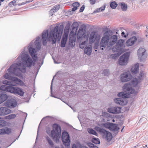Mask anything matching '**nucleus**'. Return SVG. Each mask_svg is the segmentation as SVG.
I'll return each mask as SVG.
<instances>
[{
    "label": "nucleus",
    "mask_w": 148,
    "mask_h": 148,
    "mask_svg": "<svg viewBox=\"0 0 148 148\" xmlns=\"http://www.w3.org/2000/svg\"><path fill=\"white\" fill-rule=\"evenodd\" d=\"M16 63L12 65L8 69L9 73H7L4 75L5 78L10 80H5L3 82V84L12 86L18 85L24 86L25 85L20 79L11 75L20 76L21 75V72L25 73L26 72V67H31L33 63L32 58L27 52V47H25L20 54L18 58Z\"/></svg>",
    "instance_id": "f257e3e1"
},
{
    "label": "nucleus",
    "mask_w": 148,
    "mask_h": 148,
    "mask_svg": "<svg viewBox=\"0 0 148 148\" xmlns=\"http://www.w3.org/2000/svg\"><path fill=\"white\" fill-rule=\"evenodd\" d=\"M144 74L143 71H140L139 76L132 79L129 84H125L122 87L123 90L125 92H122L118 94V96L120 98L114 99V101L116 103L121 106H124L127 104V100L126 98L130 97L128 93L133 94L135 93V90L132 86L136 87V89L138 88V84L143 79Z\"/></svg>",
    "instance_id": "f03ea898"
},
{
    "label": "nucleus",
    "mask_w": 148,
    "mask_h": 148,
    "mask_svg": "<svg viewBox=\"0 0 148 148\" xmlns=\"http://www.w3.org/2000/svg\"><path fill=\"white\" fill-rule=\"evenodd\" d=\"M63 28V25H61L59 29L58 26H56L53 29H50L49 33L48 30H44L42 33L41 39L43 45H46L48 41H52L53 43L54 44L56 41L57 37L58 40H60Z\"/></svg>",
    "instance_id": "7ed1b4c3"
},
{
    "label": "nucleus",
    "mask_w": 148,
    "mask_h": 148,
    "mask_svg": "<svg viewBox=\"0 0 148 148\" xmlns=\"http://www.w3.org/2000/svg\"><path fill=\"white\" fill-rule=\"evenodd\" d=\"M111 34L112 32L110 31L104 34L100 43V49L101 50H103L106 47H112L116 42L118 36L115 35L111 36Z\"/></svg>",
    "instance_id": "20e7f679"
},
{
    "label": "nucleus",
    "mask_w": 148,
    "mask_h": 148,
    "mask_svg": "<svg viewBox=\"0 0 148 148\" xmlns=\"http://www.w3.org/2000/svg\"><path fill=\"white\" fill-rule=\"evenodd\" d=\"M40 49V38L38 36L36 38L35 40H33L31 42L27 47L30 56L34 60H37V53Z\"/></svg>",
    "instance_id": "39448f33"
},
{
    "label": "nucleus",
    "mask_w": 148,
    "mask_h": 148,
    "mask_svg": "<svg viewBox=\"0 0 148 148\" xmlns=\"http://www.w3.org/2000/svg\"><path fill=\"white\" fill-rule=\"evenodd\" d=\"M47 133L50 136L53 138L56 143L59 142L61 134V127L59 125L56 124H54L53 125V130L51 132L49 130H47Z\"/></svg>",
    "instance_id": "423d86ee"
},
{
    "label": "nucleus",
    "mask_w": 148,
    "mask_h": 148,
    "mask_svg": "<svg viewBox=\"0 0 148 148\" xmlns=\"http://www.w3.org/2000/svg\"><path fill=\"white\" fill-rule=\"evenodd\" d=\"M61 138L63 144L65 146H69L70 145V140L68 133L66 132H63Z\"/></svg>",
    "instance_id": "0eeeda50"
},
{
    "label": "nucleus",
    "mask_w": 148,
    "mask_h": 148,
    "mask_svg": "<svg viewBox=\"0 0 148 148\" xmlns=\"http://www.w3.org/2000/svg\"><path fill=\"white\" fill-rule=\"evenodd\" d=\"M120 77L121 81L123 82H128L132 78V75L129 72L123 73L121 75Z\"/></svg>",
    "instance_id": "6e6552de"
},
{
    "label": "nucleus",
    "mask_w": 148,
    "mask_h": 148,
    "mask_svg": "<svg viewBox=\"0 0 148 148\" xmlns=\"http://www.w3.org/2000/svg\"><path fill=\"white\" fill-rule=\"evenodd\" d=\"M129 58L128 53H125L121 56L119 60V64L121 65H125L127 64Z\"/></svg>",
    "instance_id": "1a4fd4ad"
},
{
    "label": "nucleus",
    "mask_w": 148,
    "mask_h": 148,
    "mask_svg": "<svg viewBox=\"0 0 148 148\" xmlns=\"http://www.w3.org/2000/svg\"><path fill=\"white\" fill-rule=\"evenodd\" d=\"M11 89V93L15 94H16L21 96L23 95L24 93L23 89L21 88H18V87L12 86V88Z\"/></svg>",
    "instance_id": "9d476101"
},
{
    "label": "nucleus",
    "mask_w": 148,
    "mask_h": 148,
    "mask_svg": "<svg viewBox=\"0 0 148 148\" xmlns=\"http://www.w3.org/2000/svg\"><path fill=\"white\" fill-rule=\"evenodd\" d=\"M85 32V29L84 28L82 27H80L77 33V39H79L81 38H85L86 36L84 35V34Z\"/></svg>",
    "instance_id": "9b49d317"
},
{
    "label": "nucleus",
    "mask_w": 148,
    "mask_h": 148,
    "mask_svg": "<svg viewBox=\"0 0 148 148\" xmlns=\"http://www.w3.org/2000/svg\"><path fill=\"white\" fill-rule=\"evenodd\" d=\"M121 108L119 107H112L108 109V112L110 113L117 114L121 112Z\"/></svg>",
    "instance_id": "f8f14e48"
},
{
    "label": "nucleus",
    "mask_w": 148,
    "mask_h": 148,
    "mask_svg": "<svg viewBox=\"0 0 148 148\" xmlns=\"http://www.w3.org/2000/svg\"><path fill=\"white\" fill-rule=\"evenodd\" d=\"M137 39L136 36H133L128 39L126 42V44L128 46H133L136 42Z\"/></svg>",
    "instance_id": "ddd939ff"
},
{
    "label": "nucleus",
    "mask_w": 148,
    "mask_h": 148,
    "mask_svg": "<svg viewBox=\"0 0 148 148\" xmlns=\"http://www.w3.org/2000/svg\"><path fill=\"white\" fill-rule=\"evenodd\" d=\"M102 134H103V138H105L108 142L111 140L112 138V134L109 132L105 130Z\"/></svg>",
    "instance_id": "4468645a"
},
{
    "label": "nucleus",
    "mask_w": 148,
    "mask_h": 148,
    "mask_svg": "<svg viewBox=\"0 0 148 148\" xmlns=\"http://www.w3.org/2000/svg\"><path fill=\"white\" fill-rule=\"evenodd\" d=\"M11 110L5 107L0 108V116H4L9 114L11 113Z\"/></svg>",
    "instance_id": "2eb2a0df"
},
{
    "label": "nucleus",
    "mask_w": 148,
    "mask_h": 148,
    "mask_svg": "<svg viewBox=\"0 0 148 148\" xmlns=\"http://www.w3.org/2000/svg\"><path fill=\"white\" fill-rule=\"evenodd\" d=\"M8 106L11 108L16 107L17 104V102L15 99H8L6 101Z\"/></svg>",
    "instance_id": "dca6fc26"
},
{
    "label": "nucleus",
    "mask_w": 148,
    "mask_h": 148,
    "mask_svg": "<svg viewBox=\"0 0 148 148\" xmlns=\"http://www.w3.org/2000/svg\"><path fill=\"white\" fill-rule=\"evenodd\" d=\"M98 36L97 33L94 31L92 32L90 34L89 42L90 43H93L95 41Z\"/></svg>",
    "instance_id": "f3484780"
},
{
    "label": "nucleus",
    "mask_w": 148,
    "mask_h": 148,
    "mask_svg": "<svg viewBox=\"0 0 148 148\" xmlns=\"http://www.w3.org/2000/svg\"><path fill=\"white\" fill-rule=\"evenodd\" d=\"M119 129L120 128L117 124L111 123L110 130L117 133Z\"/></svg>",
    "instance_id": "a211bd4d"
},
{
    "label": "nucleus",
    "mask_w": 148,
    "mask_h": 148,
    "mask_svg": "<svg viewBox=\"0 0 148 148\" xmlns=\"http://www.w3.org/2000/svg\"><path fill=\"white\" fill-rule=\"evenodd\" d=\"M139 70L138 64H136L132 67L131 69V71L133 75H135L138 72Z\"/></svg>",
    "instance_id": "6ab92c4d"
},
{
    "label": "nucleus",
    "mask_w": 148,
    "mask_h": 148,
    "mask_svg": "<svg viewBox=\"0 0 148 148\" xmlns=\"http://www.w3.org/2000/svg\"><path fill=\"white\" fill-rule=\"evenodd\" d=\"M32 0L28 1H27L25 2H23L22 3H21L15 4V3H16V0H13V1H11V2H10L9 3L8 5L9 6H12L13 5H23L24 4H25L27 3L32 2Z\"/></svg>",
    "instance_id": "aec40b11"
},
{
    "label": "nucleus",
    "mask_w": 148,
    "mask_h": 148,
    "mask_svg": "<svg viewBox=\"0 0 148 148\" xmlns=\"http://www.w3.org/2000/svg\"><path fill=\"white\" fill-rule=\"evenodd\" d=\"M79 26V24L77 22H74L72 24L71 26V32L73 33H75L77 29V27Z\"/></svg>",
    "instance_id": "412c9836"
},
{
    "label": "nucleus",
    "mask_w": 148,
    "mask_h": 148,
    "mask_svg": "<svg viewBox=\"0 0 148 148\" xmlns=\"http://www.w3.org/2000/svg\"><path fill=\"white\" fill-rule=\"evenodd\" d=\"M92 51V47L91 45L86 46L84 49V52L85 54L88 55H90Z\"/></svg>",
    "instance_id": "4be33fe9"
},
{
    "label": "nucleus",
    "mask_w": 148,
    "mask_h": 148,
    "mask_svg": "<svg viewBox=\"0 0 148 148\" xmlns=\"http://www.w3.org/2000/svg\"><path fill=\"white\" fill-rule=\"evenodd\" d=\"M12 86H9L7 85L1 86L0 88V90H2L11 93V89L12 88Z\"/></svg>",
    "instance_id": "5701e85b"
},
{
    "label": "nucleus",
    "mask_w": 148,
    "mask_h": 148,
    "mask_svg": "<svg viewBox=\"0 0 148 148\" xmlns=\"http://www.w3.org/2000/svg\"><path fill=\"white\" fill-rule=\"evenodd\" d=\"M112 51L114 52H120L124 51L123 49L120 47L119 46L116 44L112 48Z\"/></svg>",
    "instance_id": "b1692460"
},
{
    "label": "nucleus",
    "mask_w": 148,
    "mask_h": 148,
    "mask_svg": "<svg viewBox=\"0 0 148 148\" xmlns=\"http://www.w3.org/2000/svg\"><path fill=\"white\" fill-rule=\"evenodd\" d=\"M8 98L6 95L5 94H0V104L5 101Z\"/></svg>",
    "instance_id": "393cba45"
},
{
    "label": "nucleus",
    "mask_w": 148,
    "mask_h": 148,
    "mask_svg": "<svg viewBox=\"0 0 148 148\" xmlns=\"http://www.w3.org/2000/svg\"><path fill=\"white\" fill-rule=\"evenodd\" d=\"M145 53H147L146 52L145 49L143 48H139L138 51V57L141 56V55H143Z\"/></svg>",
    "instance_id": "a878e982"
},
{
    "label": "nucleus",
    "mask_w": 148,
    "mask_h": 148,
    "mask_svg": "<svg viewBox=\"0 0 148 148\" xmlns=\"http://www.w3.org/2000/svg\"><path fill=\"white\" fill-rule=\"evenodd\" d=\"M69 29H68L67 30H65L64 34L63 36V38L62 40H64V41L66 42L68 37L69 34Z\"/></svg>",
    "instance_id": "bb28decb"
},
{
    "label": "nucleus",
    "mask_w": 148,
    "mask_h": 148,
    "mask_svg": "<svg viewBox=\"0 0 148 148\" xmlns=\"http://www.w3.org/2000/svg\"><path fill=\"white\" fill-rule=\"evenodd\" d=\"M116 44L123 49L125 47L124 40L122 39L119 40Z\"/></svg>",
    "instance_id": "cd10ccee"
},
{
    "label": "nucleus",
    "mask_w": 148,
    "mask_h": 148,
    "mask_svg": "<svg viewBox=\"0 0 148 148\" xmlns=\"http://www.w3.org/2000/svg\"><path fill=\"white\" fill-rule=\"evenodd\" d=\"M88 42V38L87 37L85 40L80 43L79 44V47L81 49H83L84 48Z\"/></svg>",
    "instance_id": "c85d7f7f"
},
{
    "label": "nucleus",
    "mask_w": 148,
    "mask_h": 148,
    "mask_svg": "<svg viewBox=\"0 0 148 148\" xmlns=\"http://www.w3.org/2000/svg\"><path fill=\"white\" fill-rule=\"evenodd\" d=\"M16 117V115L15 114H11L5 116L4 119H6L10 120L14 119Z\"/></svg>",
    "instance_id": "c756f323"
},
{
    "label": "nucleus",
    "mask_w": 148,
    "mask_h": 148,
    "mask_svg": "<svg viewBox=\"0 0 148 148\" xmlns=\"http://www.w3.org/2000/svg\"><path fill=\"white\" fill-rule=\"evenodd\" d=\"M111 123L108 122L106 123H103L101 124V126L105 127L106 128L110 130Z\"/></svg>",
    "instance_id": "7c9ffc66"
},
{
    "label": "nucleus",
    "mask_w": 148,
    "mask_h": 148,
    "mask_svg": "<svg viewBox=\"0 0 148 148\" xmlns=\"http://www.w3.org/2000/svg\"><path fill=\"white\" fill-rule=\"evenodd\" d=\"M123 11H126L127 9V5L124 3H122L119 5Z\"/></svg>",
    "instance_id": "2f4dec72"
},
{
    "label": "nucleus",
    "mask_w": 148,
    "mask_h": 148,
    "mask_svg": "<svg viewBox=\"0 0 148 148\" xmlns=\"http://www.w3.org/2000/svg\"><path fill=\"white\" fill-rule=\"evenodd\" d=\"M73 8L72 9V11H74L77 10V7L79 5V3L78 2L74 3L73 4Z\"/></svg>",
    "instance_id": "473e14b6"
},
{
    "label": "nucleus",
    "mask_w": 148,
    "mask_h": 148,
    "mask_svg": "<svg viewBox=\"0 0 148 148\" xmlns=\"http://www.w3.org/2000/svg\"><path fill=\"white\" fill-rule=\"evenodd\" d=\"M147 57V53H145L143 55H141V56L138 57L139 59L141 61H145Z\"/></svg>",
    "instance_id": "72a5a7b5"
},
{
    "label": "nucleus",
    "mask_w": 148,
    "mask_h": 148,
    "mask_svg": "<svg viewBox=\"0 0 148 148\" xmlns=\"http://www.w3.org/2000/svg\"><path fill=\"white\" fill-rule=\"evenodd\" d=\"M47 140L49 144L51 147L53 146L54 144L52 140L48 136L46 137Z\"/></svg>",
    "instance_id": "f704fd0d"
},
{
    "label": "nucleus",
    "mask_w": 148,
    "mask_h": 148,
    "mask_svg": "<svg viewBox=\"0 0 148 148\" xmlns=\"http://www.w3.org/2000/svg\"><path fill=\"white\" fill-rule=\"evenodd\" d=\"M87 131L89 134H92L96 136H97L98 135V134L95 131L92 129H88Z\"/></svg>",
    "instance_id": "c9c22d12"
},
{
    "label": "nucleus",
    "mask_w": 148,
    "mask_h": 148,
    "mask_svg": "<svg viewBox=\"0 0 148 148\" xmlns=\"http://www.w3.org/2000/svg\"><path fill=\"white\" fill-rule=\"evenodd\" d=\"M3 134H9L11 132L10 129L8 127H5L3 129Z\"/></svg>",
    "instance_id": "e433bc0d"
},
{
    "label": "nucleus",
    "mask_w": 148,
    "mask_h": 148,
    "mask_svg": "<svg viewBox=\"0 0 148 148\" xmlns=\"http://www.w3.org/2000/svg\"><path fill=\"white\" fill-rule=\"evenodd\" d=\"M59 5H57L55 6L51 10V12H55L58 11L60 8Z\"/></svg>",
    "instance_id": "4c0bfd02"
},
{
    "label": "nucleus",
    "mask_w": 148,
    "mask_h": 148,
    "mask_svg": "<svg viewBox=\"0 0 148 148\" xmlns=\"http://www.w3.org/2000/svg\"><path fill=\"white\" fill-rule=\"evenodd\" d=\"M110 7L112 9H115L117 6V4L115 1L111 2L110 4Z\"/></svg>",
    "instance_id": "58836bf2"
},
{
    "label": "nucleus",
    "mask_w": 148,
    "mask_h": 148,
    "mask_svg": "<svg viewBox=\"0 0 148 148\" xmlns=\"http://www.w3.org/2000/svg\"><path fill=\"white\" fill-rule=\"evenodd\" d=\"M92 141L93 143L96 144H99L100 143V140L98 138H93L92 139Z\"/></svg>",
    "instance_id": "ea45409f"
},
{
    "label": "nucleus",
    "mask_w": 148,
    "mask_h": 148,
    "mask_svg": "<svg viewBox=\"0 0 148 148\" xmlns=\"http://www.w3.org/2000/svg\"><path fill=\"white\" fill-rule=\"evenodd\" d=\"M95 129L97 131L99 132L101 134H102L103 132H104L105 130L101 128L98 127H95Z\"/></svg>",
    "instance_id": "a19ab883"
},
{
    "label": "nucleus",
    "mask_w": 148,
    "mask_h": 148,
    "mask_svg": "<svg viewBox=\"0 0 148 148\" xmlns=\"http://www.w3.org/2000/svg\"><path fill=\"white\" fill-rule=\"evenodd\" d=\"M6 125V122L4 121H0V127L5 126Z\"/></svg>",
    "instance_id": "79ce46f5"
},
{
    "label": "nucleus",
    "mask_w": 148,
    "mask_h": 148,
    "mask_svg": "<svg viewBox=\"0 0 148 148\" xmlns=\"http://www.w3.org/2000/svg\"><path fill=\"white\" fill-rule=\"evenodd\" d=\"M105 9V6H103V7H100V8L97 9L96 10L95 12H100L104 10Z\"/></svg>",
    "instance_id": "37998d69"
},
{
    "label": "nucleus",
    "mask_w": 148,
    "mask_h": 148,
    "mask_svg": "<svg viewBox=\"0 0 148 148\" xmlns=\"http://www.w3.org/2000/svg\"><path fill=\"white\" fill-rule=\"evenodd\" d=\"M117 54H114L110 55L109 58H111L112 59H115L117 58Z\"/></svg>",
    "instance_id": "c03bdc74"
},
{
    "label": "nucleus",
    "mask_w": 148,
    "mask_h": 148,
    "mask_svg": "<svg viewBox=\"0 0 148 148\" xmlns=\"http://www.w3.org/2000/svg\"><path fill=\"white\" fill-rule=\"evenodd\" d=\"M81 145L79 143H77L76 144H73L72 146V148H77V147H80Z\"/></svg>",
    "instance_id": "a18cd8bd"
},
{
    "label": "nucleus",
    "mask_w": 148,
    "mask_h": 148,
    "mask_svg": "<svg viewBox=\"0 0 148 148\" xmlns=\"http://www.w3.org/2000/svg\"><path fill=\"white\" fill-rule=\"evenodd\" d=\"M109 73V70L106 69L104 70L103 74L104 76H107Z\"/></svg>",
    "instance_id": "49530a36"
},
{
    "label": "nucleus",
    "mask_w": 148,
    "mask_h": 148,
    "mask_svg": "<svg viewBox=\"0 0 148 148\" xmlns=\"http://www.w3.org/2000/svg\"><path fill=\"white\" fill-rule=\"evenodd\" d=\"M121 34L122 35V36L124 38H126L128 36V34L127 32L125 33L124 31H123L122 32Z\"/></svg>",
    "instance_id": "de8ad7c7"
},
{
    "label": "nucleus",
    "mask_w": 148,
    "mask_h": 148,
    "mask_svg": "<svg viewBox=\"0 0 148 148\" xmlns=\"http://www.w3.org/2000/svg\"><path fill=\"white\" fill-rule=\"evenodd\" d=\"M66 42L64 41V40H61V46L62 47H65V45L66 44Z\"/></svg>",
    "instance_id": "09e8293b"
},
{
    "label": "nucleus",
    "mask_w": 148,
    "mask_h": 148,
    "mask_svg": "<svg viewBox=\"0 0 148 148\" xmlns=\"http://www.w3.org/2000/svg\"><path fill=\"white\" fill-rule=\"evenodd\" d=\"M94 85H93L92 84H91V86H90L89 87L91 89H93L95 88L96 87L97 84H94Z\"/></svg>",
    "instance_id": "8fccbe9b"
},
{
    "label": "nucleus",
    "mask_w": 148,
    "mask_h": 148,
    "mask_svg": "<svg viewBox=\"0 0 148 148\" xmlns=\"http://www.w3.org/2000/svg\"><path fill=\"white\" fill-rule=\"evenodd\" d=\"M89 145L90 146L91 148H98L97 146L92 144H90Z\"/></svg>",
    "instance_id": "3c124183"
},
{
    "label": "nucleus",
    "mask_w": 148,
    "mask_h": 148,
    "mask_svg": "<svg viewBox=\"0 0 148 148\" xmlns=\"http://www.w3.org/2000/svg\"><path fill=\"white\" fill-rule=\"evenodd\" d=\"M145 34L146 36L148 38V26L146 27Z\"/></svg>",
    "instance_id": "603ef678"
},
{
    "label": "nucleus",
    "mask_w": 148,
    "mask_h": 148,
    "mask_svg": "<svg viewBox=\"0 0 148 148\" xmlns=\"http://www.w3.org/2000/svg\"><path fill=\"white\" fill-rule=\"evenodd\" d=\"M85 8V6L84 5H83L82 6V7L81 8L80 10V12H82L84 10Z\"/></svg>",
    "instance_id": "864d4df0"
},
{
    "label": "nucleus",
    "mask_w": 148,
    "mask_h": 148,
    "mask_svg": "<svg viewBox=\"0 0 148 148\" xmlns=\"http://www.w3.org/2000/svg\"><path fill=\"white\" fill-rule=\"evenodd\" d=\"M89 1L90 4L92 5L95 3L96 0H89Z\"/></svg>",
    "instance_id": "5fc2aeb1"
},
{
    "label": "nucleus",
    "mask_w": 148,
    "mask_h": 148,
    "mask_svg": "<svg viewBox=\"0 0 148 148\" xmlns=\"http://www.w3.org/2000/svg\"><path fill=\"white\" fill-rule=\"evenodd\" d=\"M145 0H138V1H139L140 3H142L144 2Z\"/></svg>",
    "instance_id": "6e6d98bb"
},
{
    "label": "nucleus",
    "mask_w": 148,
    "mask_h": 148,
    "mask_svg": "<svg viewBox=\"0 0 148 148\" xmlns=\"http://www.w3.org/2000/svg\"><path fill=\"white\" fill-rule=\"evenodd\" d=\"M3 129H0V134H3Z\"/></svg>",
    "instance_id": "4d7b16f0"
},
{
    "label": "nucleus",
    "mask_w": 148,
    "mask_h": 148,
    "mask_svg": "<svg viewBox=\"0 0 148 148\" xmlns=\"http://www.w3.org/2000/svg\"><path fill=\"white\" fill-rule=\"evenodd\" d=\"M54 13V12H51V10H50L49 12V15L50 16H52L53 15V13Z\"/></svg>",
    "instance_id": "13d9d810"
},
{
    "label": "nucleus",
    "mask_w": 148,
    "mask_h": 148,
    "mask_svg": "<svg viewBox=\"0 0 148 148\" xmlns=\"http://www.w3.org/2000/svg\"><path fill=\"white\" fill-rule=\"evenodd\" d=\"M53 79L52 81V82H51V90H52V82H53Z\"/></svg>",
    "instance_id": "bf43d9fd"
},
{
    "label": "nucleus",
    "mask_w": 148,
    "mask_h": 148,
    "mask_svg": "<svg viewBox=\"0 0 148 148\" xmlns=\"http://www.w3.org/2000/svg\"><path fill=\"white\" fill-rule=\"evenodd\" d=\"M80 148H88L87 147L85 146L82 147Z\"/></svg>",
    "instance_id": "052dcab7"
},
{
    "label": "nucleus",
    "mask_w": 148,
    "mask_h": 148,
    "mask_svg": "<svg viewBox=\"0 0 148 148\" xmlns=\"http://www.w3.org/2000/svg\"><path fill=\"white\" fill-rule=\"evenodd\" d=\"M112 121L113 122H115V120H114V119H113V120H112Z\"/></svg>",
    "instance_id": "680f3d73"
},
{
    "label": "nucleus",
    "mask_w": 148,
    "mask_h": 148,
    "mask_svg": "<svg viewBox=\"0 0 148 148\" xmlns=\"http://www.w3.org/2000/svg\"><path fill=\"white\" fill-rule=\"evenodd\" d=\"M54 63H57V64L58 63H57V62H56V61H55V60H54Z\"/></svg>",
    "instance_id": "e2e57ef3"
},
{
    "label": "nucleus",
    "mask_w": 148,
    "mask_h": 148,
    "mask_svg": "<svg viewBox=\"0 0 148 148\" xmlns=\"http://www.w3.org/2000/svg\"><path fill=\"white\" fill-rule=\"evenodd\" d=\"M118 33H119L118 31L116 32V34H118Z\"/></svg>",
    "instance_id": "0e129e2a"
},
{
    "label": "nucleus",
    "mask_w": 148,
    "mask_h": 148,
    "mask_svg": "<svg viewBox=\"0 0 148 148\" xmlns=\"http://www.w3.org/2000/svg\"><path fill=\"white\" fill-rule=\"evenodd\" d=\"M124 127H123V128H122V129L121 130V132H122L123 130V129Z\"/></svg>",
    "instance_id": "69168bd1"
},
{
    "label": "nucleus",
    "mask_w": 148,
    "mask_h": 148,
    "mask_svg": "<svg viewBox=\"0 0 148 148\" xmlns=\"http://www.w3.org/2000/svg\"><path fill=\"white\" fill-rule=\"evenodd\" d=\"M55 148H60V147H58L56 146V147Z\"/></svg>",
    "instance_id": "338daca9"
},
{
    "label": "nucleus",
    "mask_w": 148,
    "mask_h": 148,
    "mask_svg": "<svg viewBox=\"0 0 148 148\" xmlns=\"http://www.w3.org/2000/svg\"><path fill=\"white\" fill-rule=\"evenodd\" d=\"M4 1V0H0V1L2 2L3 1Z\"/></svg>",
    "instance_id": "774afa93"
}]
</instances>
